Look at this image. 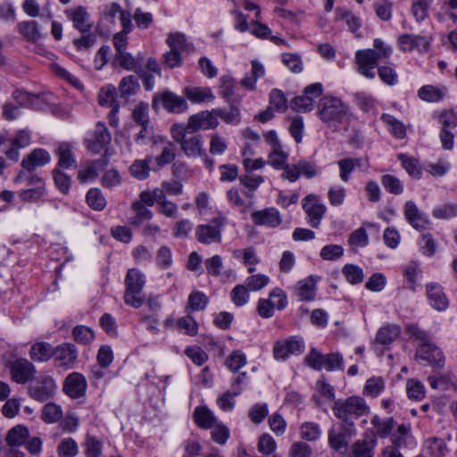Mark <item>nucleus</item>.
<instances>
[{"mask_svg": "<svg viewBox=\"0 0 457 457\" xmlns=\"http://www.w3.org/2000/svg\"><path fill=\"white\" fill-rule=\"evenodd\" d=\"M342 273L345 277L347 282L352 285L360 284L364 279L363 270L354 264H345L343 267Z\"/></svg>", "mask_w": 457, "mask_h": 457, "instance_id": "48", "label": "nucleus"}, {"mask_svg": "<svg viewBox=\"0 0 457 457\" xmlns=\"http://www.w3.org/2000/svg\"><path fill=\"white\" fill-rule=\"evenodd\" d=\"M132 119L137 126L152 124L149 118L148 104L140 103L132 112Z\"/></svg>", "mask_w": 457, "mask_h": 457, "instance_id": "61", "label": "nucleus"}, {"mask_svg": "<svg viewBox=\"0 0 457 457\" xmlns=\"http://www.w3.org/2000/svg\"><path fill=\"white\" fill-rule=\"evenodd\" d=\"M400 334L401 328L399 326L387 324L378 330L375 340L380 345H387L396 340Z\"/></svg>", "mask_w": 457, "mask_h": 457, "instance_id": "27", "label": "nucleus"}, {"mask_svg": "<svg viewBox=\"0 0 457 457\" xmlns=\"http://www.w3.org/2000/svg\"><path fill=\"white\" fill-rule=\"evenodd\" d=\"M240 184L244 186L246 190L244 194L246 197L253 198L254 191L259 186L263 183L264 179L259 175H244L239 178Z\"/></svg>", "mask_w": 457, "mask_h": 457, "instance_id": "44", "label": "nucleus"}, {"mask_svg": "<svg viewBox=\"0 0 457 457\" xmlns=\"http://www.w3.org/2000/svg\"><path fill=\"white\" fill-rule=\"evenodd\" d=\"M46 195L45 186H37L20 191L19 198L24 203H36Z\"/></svg>", "mask_w": 457, "mask_h": 457, "instance_id": "49", "label": "nucleus"}, {"mask_svg": "<svg viewBox=\"0 0 457 457\" xmlns=\"http://www.w3.org/2000/svg\"><path fill=\"white\" fill-rule=\"evenodd\" d=\"M139 130L134 136L137 145H145L154 138V128L153 124L138 126Z\"/></svg>", "mask_w": 457, "mask_h": 457, "instance_id": "60", "label": "nucleus"}, {"mask_svg": "<svg viewBox=\"0 0 457 457\" xmlns=\"http://www.w3.org/2000/svg\"><path fill=\"white\" fill-rule=\"evenodd\" d=\"M287 169L286 173H281V178L290 183L295 182L301 176L311 179L320 173L317 163L306 159H301L291 164L290 167H287Z\"/></svg>", "mask_w": 457, "mask_h": 457, "instance_id": "6", "label": "nucleus"}, {"mask_svg": "<svg viewBox=\"0 0 457 457\" xmlns=\"http://www.w3.org/2000/svg\"><path fill=\"white\" fill-rule=\"evenodd\" d=\"M157 101H161L162 107L172 113H181L188 108L186 99L171 91H164L155 95L153 103L154 107H155Z\"/></svg>", "mask_w": 457, "mask_h": 457, "instance_id": "12", "label": "nucleus"}, {"mask_svg": "<svg viewBox=\"0 0 457 457\" xmlns=\"http://www.w3.org/2000/svg\"><path fill=\"white\" fill-rule=\"evenodd\" d=\"M62 411L61 406L54 403H48L43 407L42 420L46 423H55L62 418Z\"/></svg>", "mask_w": 457, "mask_h": 457, "instance_id": "54", "label": "nucleus"}, {"mask_svg": "<svg viewBox=\"0 0 457 457\" xmlns=\"http://www.w3.org/2000/svg\"><path fill=\"white\" fill-rule=\"evenodd\" d=\"M446 92L445 87H438L433 85H425L419 89L418 96L423 101L436 103L445 97Z\"/></svg>", "mask_w": 457, "mask_h": 457, "instance_id": "26", "label": "nucleus"}, {"mask_svg": "<svg viewBox=\"0 0 457 457\" xmlns=\"http://www.w3.org/2000/svg\"><path fill=\"white\" fill-rule=\"evenodd\" d=\"M50 161L51 156L46 150L43 148H37L23 158L21 167L29 172H31L37 168L49 163Z\"/></svg>", "mask_w": 457, "mask_h": 457, "instance_id": "22", "label": "nucleus"}, {"mask_svg": "<svg viewBox=\"0 0 457 457\" xmlns=\"http://www.w3.org/2000/svg\"><path fill=\"white\" fill-rule=\"evenodd\" d=\"M54 346L47 342H37L29 349V357L37 362H45L53 357Z\"/></svg>", "mask_w": 457, "mask_h": 457, "instance_id": "24", "label": "nucleus"}, {"mask_svg": "<svg viewBox=\"0 0 457 457\" xmlns=\"http://www.w3.org/2000/svg\"><path fill=\"white\" fill-rule=\"evenodd\" d=\"M167 44L170 49L178 51H189L192 44L188 43L185 35L179 32L170 33L167 37Z\"/></svg>", "mask_w": 457, "mask_h": 457, "instance_id": "50", "label": "nucleus"}, {"mask_svg": "<svg viewBox=\"0 0 457 457\" xmlns=\"http://www.w3.org/2000/svg\"><path fill=\"white\" fill-rule=\"evenodd\" d=\"M19 33L29 42L36 43L42 38L39 26L36 21H25L17 25Z\"/></svg>", "mask_w": 457, "mask_h": 457, "instance_id": "25", "label": "nucleus"}, {"mask_svg": "<svg viewBox=\"0 0 457 457\" xmlns=\"http://www.w3.org/2000/svg\"><path fill=\"white\" fill-rule=\"evenodd\" d=\"M58 156V166L62 169H71L77 167V162L72 151V147L69 143H61L56 151Z\"/></svg>", "mask_w": 457, "mask_h": 457, "instance_id": "23", "label": "nucleus"}, {"mask_svg": "<svg viewBox=\"0 0 457 457\" xmlns=\"http://www.w3.org/2000/svg\"><path fill=\"white\" fill-rule=\"evenodd\" d=\"M107 164L104 158L95 160L89 162L82 170L78 174V179L81 182H87L97 177L98 170L103 169Z\"/></svg>", "mask_w": 457, "mask_h": 457, "instance_id": "32", "label": "nucleus"}, {"mask_svg": "<svg viewBox=\"0 0 457 457\" xmlns=\"http://www.w3.org/2000/svg\"><path fill=\"white\" fill-rule=\"evenodd\" d=\"M225 364L230 371L237 372L246 364V356L240 350L233 351L227 357Z\"/></svg>", "mask_w": 457, "mask_h": 457, "instance_id": "53", "label": "nucleus"}, {"mask_svg": "<svg viewBox=\"0 0 457 457\" xmlns=\"http://www.w3.org/2000/svg\"><path fill=\"white\" fill-rule=\"evenodd\" d=\"M115 61L124 70L134 71L136 73L137 69L142 68V66L137 62L136 58L127 51L116 54Z\"/></svg>", "mask_w": 457, "mask_h": 457, "instance_id": "56", "label": "nucleus"}, {"mask_svg": "<svg viewBox=\"0 0 457 457\" xmlns=\"http://www.w3.org/2000/svg\"><path fill=\"white\" fill-rule=\"evenodd\" d=\"M302 205L307 215L308 224L314 228H318L326 213L327 207L313 194L305 196L302 201Z\"/></svg>", "mask_w": 457, "mask_h": 457, "instance_id": "7", "label": "nucleus"}, {"mask_svg": "<svg viewBox=\"0 0 457 457\" xmlns=\"http://www.w3.org/2000/svg\"><path fill=\"white\" fill-rule=\"evenodd\" d=\"M152 160L153 157L151 156H147L143 160H135L129 169L130 175L138 180L146 179L150 175Z\"/></svg>", "mask_w": 457, "mask_h": 457, "instance_id": "28", "label": "nucleus"}, {"mask_svg": "<svg viewBox=\"0 0 457 457\" xmlns=\"http://www.w3.org/2000/svg\"><path fill=\"white\" fill-rule=\"evenodd\" d=\"M258 451L265 455H270L275 453L277 449V443L270 434H262L258 440Z\"/></svg>", "mask_w": 457, "mask_h": 457, "instance_id": "63", "label": "nucleus"}, {"mask_svg": "<svg viewBox=\"0 0 457 457\" xmlns=\"http://www.w3.org/2000/svg\"><path fill=\"white\" fill-rule=\"evenodd\" d=\"M433 0H412L411 14L416 21L422 22L428 17V9Z\"/></svg>", "mask_w": 457, "mask_h": 457, "instance_id": "45", "label": "nucleus"}, {"mask_svg": "<svg viewBox=\"0 0 457 457\" xmlns=\"http://www.w3.org/2000/svg\"><path fill=\"white\" fill-rule=\"evenodd\" d=\"M381 120L388 126L391 134L398 139H403L406 137L405 125L391 114L384 113Z\"/></svg>", "mask_w": 457, "mask_h": 457, "instance_id": "35", "label": "nucleus"}, {"mask_svg": "<svg viewBox=\"0 0 457 457\" xmlns=\"http://www.w3.org/2000/svg\"><path fill=\"white\" fill-rule=\"evenodd\" d=\"M219 120L216 119L214 109L212 111H202L191 115L184 126L191 129V131L198 132L199 130H208L216 129Z\"/></svg>", "mask_w": 457, "mask_h": 457, "instance_id": "8", "label": "nucleus"}, {"mask_svg": "<svg viewBox=\"0 0 457 457\" xmlns=\"http://www.w3.org/2000/svg\"><path fill=\"white\" fill-rule=\"evenodd\" d=\"M251 219L256 226L272 228L278 227L282 222L279 212L274 207L254 211L251 213Z\"/></svg>", "mask_w": 457, "mask_h": 457, "instance_id": "18", "label": "nucleus"}, {"mask_svg": "<svg viewBox=\"0 0 457 457\" xmlns=\"http://www.w3.org/2000/svg\"><path fill=\"white\" fill-rule=\"evenodd\" d=\"M381 184L389 194L399 195L403 193V183L397 177L391 174H385L381 176Z\"/></svg>", "mask_w": 457, "mask_h": 457, "instance_id": "39", "label": "nucleus"}, {"mask_svg": "<svg viewBox=\"0 0 457 457\" xmlns=\"http://www.w3.org/2000/svg\"><path fill=\"white\" fill-rule=\"evenodd\" d=\"M356 434V428H353L350 431L345 425L340 423V428L337 430L334 427L328 430V443L330 448L335 451H340L342 448H346L349 439Z\"/></svg>", "mask_w": 457, "mask_h": 457, "instance_id": "17", "label": "nucleus"}, {"mask_svg": "<svg viewBox=\"0 0 457 457\" xmlns=\"http://www.w3.org/2000/svg\"><path fill=\"white\" fill-rule=\"evenodd\" d=\"M337 18L344 21L347 25L348 29L352 32L357 31L361 27L360 19L349 11L343 9L337 10Z\"/></svg>", "mask_w": 457, "mask_h": 457, "instance_id": "58", "label": "nucleus"}, {"mask_svg": "<svg viewBox=\"0 0 457 457\" xmlns=\"http://www.w3.org/2000/svg\"><path fill=\"white\" fill-rule=\"evenodd\" d=\"M111 134L103 122H97L94 130L85 139L88 150L95 154L101 152L111 143Z\"/></svg>", "mask_w": 457, "mask_h": 457, "instance_id": "10", "label": "nucleus"}, {"mask_svg": "<svg viewBox=\"0 0 457 457\" xmlns=\"http://www.w3.org/2000/svg\"><path fill=\"white\" fill-rule=\"evenodd\" d=\"M322 434L319 424L314 422H304L300 427L301 438L306 441H316Z\"/></svg>", "mask_w": 457, "mask_h": 457, "instance_id": "47", "label": "nucleus"}, {"mask_svg": "<svg viewBox=\"0 0 457 457\" xmlns=\"http://www.w3.org/2000/svg\"><path fill=\"white\" fill-rule=\"evenodd\" d=\"M377 440H357L352 445V457H373Z\"/></svg>", "mask_w": 457, "mask_h": 457, "instance_id": "31", "label": "nucleus"}, {"mask_svg": "<svg viewBox=\"0 0 457 457\" xmlns=\"http://www.w3.org/2000/svg\"><path fill=\"white\" fill-rule=\"evenodd\" d=\"M87 204L96 211H102L106 206V200L98 188H91L86 195Z\"/></svg>", "mask_w": 457, "mask_h": 457, "instance_id": "51", "label": "nucleus"}, {"mask_svg": "<svg viewBox=\"0 0 457 457\" xmlns=\"http://www.w3.org/2000/svg\"><path fill=\"white\" fill-rule=\"evenodd\" d=\"M138 87L139 85L136 76L129 75L122 78L119 85L120 97L127 98L128 96L136 94Z\"/></svg>", "mask_w": 457, "mask_h": 457, "instance_id": "46", "label": "nucleus"}, {"mask_svg": "<svg viewBox=\"0 0 457 457\" xmlns=\"http://www.w3.org/2000/svg\"><path fill=\"white\" fill-rule=\"evenodd\" d=\"M72 336L74 340L80 345H88L95 338L94 331L90 328L83 325L74 327Z\"/></svg>", "mask_w": 457, "mask_h": 457, "instance_id": "52", "label": "nucleus"}, {"mask_svg": "<svg viewBox=\"0 0 457 457\" xmlns=\"http://www.w3.org/2000/svg\"><path fill=\"white\" fill-rule=\"evenodd\" d=\"M185 94L194 103L212 102L215 98L209 87H187Z\"/></svg>", "mask_w": 457, "mask_h": 457, "instance_id": "33", "label": "nucleus"}, {"mask_svg": "<svg viewBox=\"0 0 457 457\" xmlns=\"http://www.w3.org/2000/svg\"><path fill=\"white\" fill-rule=\"evenodd\" d=\"M371 425L376 428V435L380 438L389 436L395 427V420L393 418L386 420L381 419L379 416L375 415L371 419Z\"/></svg>", "mask_w": 457, "mask_h": 457, "instance_id": "34", "label": "nucleus"}, {"mask_svg": "<svg viewBox=\"0 0 457 457\" xmlns=\"http://www.w3.org/2000/svg\"><path fill=\"white\" fill-rule=\"evenodd\" d=\"M177 325L180 331L188 336L194 337L198 333V324L190 315L180 318L177 321Z\"/></svg>", "mask_w": 457, "mask_h": 457, "instance_id": "64", "label": "nucleus"}, {"mask_svg": "<svg viewBox=\"0 0 457 457\" xmlns=\"http://www.w3.org/2000/svg\"><path fill=\"white\" fill-rule=\"evenodd\" d=\"M297 295L302 301H311L314 299L315 284L312 277L299 281L295 287Z\"/></svg>", "mask_w": 457, "mask_h": 457, "instance_id": "38", "label": "nucleus"}, {"mask_svg": "<svg viewBox=\"0 0 457 457\" xmlns=\"http://www.w3.org/2000/svg\"><path fill=\"white\" fill-rule=\"evenodd\" d=\"M220 95L222 96L227 103L233 104L237 101L234 99V89H235V80L229 75H224L220 79Z\"/></svg>", "mask_w": 457, "mask_h": 457, "instance_id": "43", "label": "nucleus"}, {"mask_svg": "<svg viewBox=\"0 0 457 457\" xmlns=\"http://www.w3.org/2000/svg\"><path fill=\"white\" fill-rule=\"evenodd\" d=\"M355 62L358 71L368 79H374V69L378 65L377 51L373 49L358 50L355 53Z\"/></svg>", "mask_w": 457, "mask_h": 457, "instance_id": "11", "label": "nucleus"}, {"mask_svg": "<svg viewBox=\"0 0 457 457\" xmlns=\"http://www.w3.org/2000/svg\"><path fill=\"white\" fill-rule=\"evenodd\" d=\"M288 154L284 152L281 147L271 149L268 156V162L276 170H281L282 173H286L287 167L291 164L287 163Z\"/></svg>", "mask_w": 457, "mask_h": 457, "instance_id": "29", "label": "nucleus"}, {"mask_svg": "<svg viewBox=\"0 0 457 457\" xmlns=\"http://www.w3.org/2000/svg\"><path fill=\"white\" fill-rule=\"evenodd\" d=\"M403 213L408 223L417 230L425 229L429 223L428 216L418 208L413 201H407L404 204Z\"/></svg>", "mask_w": 457, "mask_h": 457, "instance_id": "19", "label": "nucleus"}, {"mask_svg": "<svg viewBox=\"0 0 457 457\" xmlns=\"http://www.w3.org/2000/svg\"><path fill=\"white\" fill-rule=\"evenodd\" d=\"M194 420L202 428L208 429L213 427L215 417L206 407H196L194 411Z\"/></svg>", "mask_w": 457, "mask_h": 457, "instance_id": "36", "label": "nucleus"}, {"mask_svg": "<svg viewBox=\"0 0 457 457\" xmlns=\"http://www.w3.org/2000/svg\"><path fill=\"white\" fill-rule=\"evenodd\" d=\"M249 289L244 284L237 285L230 292V299L232 303L238 306H244L249 300Z\"/></svg>", "mask_w": 457, "mask_h": 457, "instance_id": "57", "label": "nucleus"}, {"mask_svg": "<svg viewBox=\"0 0 457 457\" xmlns=\"http://www.w3.org/2000/svg\"><path fill=\"white\" fill-rule=\"evenodd\" d=\"M87 383L85 377L79 372H72L67 376L63 383L64 393L72 399L85 395Z\"/></svg>", "mask_w": 457, "mask_h": 457, "instance_id": "15", "label": "nucleus"}, {"mask_svg": "<svg viewBox=\"0 0 457 457\" xmlns=\"http://www.w3.org/2000/svg\"><path fill=\"white\" fill-rule=\"evenodd\" d=\"M56 384L53 377L40 374L29 386V395L38 402H46L56 392Z\"/></svg>", "mask_w": 457, "mask_h": 457, "instance_id": "5", "label": "nucleus"}, {"mask_svg": "<svg viewBox=\"0 0 457 457\" xmlns=\"http://www.w3.org/2000/svg\"><path fill=\"white\" fill-rule=\"evenodd\" d=\"M345 250L339 245H324L320 252V256L325 261L335 262L339 260L344 255Z\"/></svg>", "mask_w": 457, "mask_h": 457, "instance_id": "59", "label": "nucleus"}, {"mask_svg": "<svg viewBox=\"0 0 457 457\" xmlns=\"http://www.w3.org/2000/svg\"><path fill=\"white\" fill-rule=\"evenodd\" d=\"M64 14L73 24L74 29L79 32H89L92 30L93 22L85 6L79 5L74 8L66 9Z\"/></svg>", "mask_w": 457, "mask_h": 457, "instance_id": "13", "label": "nucleus"}, {"mask_svg": "<svg viewBox=\"0 0 457 457\" xmlns=\"http://www.w3.org/2000/svg\"><path fill=\"white\" fill-rule=\"evenodd\" d=\"M29 437V430L26 427L19 425L12 428L7 434L6 442L11 446H19L25 443Z\"/></svg>", "mask_w": 457, "mask_h": 457, "instance_id": "41", "label": "nucleus"}, {"mask_svg": "<svg viewBox=\"0 0 457 457\" xmlns=\"http://www.w3.org/2000/svg\"><path fill=\"white\" fill-rule=\"evenodd\" d=\"M52 358H54L56 366L71 368L77 361L78 350L72 344L62 343L54 347Z\"/></svg>", "mask_w": 457, "mask_h": 457, "instance_id": "14", "label": "nucleus"}, {"mask_svg": "<svg viewBox=\"0 0 457 457\" xmlns=\"http://www.w3.org/2000/svg\"><path fill=\"white\" fill-rule=\"evenodd\" d=\"M416 359H420L434 364L438 367H443L445 364L444 356L442 352L432 341H428L425 344H420L419 348L415 353Z\"/></svg>", "mask_w": 457, "mask_h": 457, "instance_id": "20", "label": "nucleus"}, {"mask_svg": "<svg viewBox=\"0 0 457 457\" xmlns=\"http://www.w3.org/2000/svg\"><path fill=\"white\" fill-rule=\"evenodd\" d=\"M222 225L223 222L219 218L213 219L209 224L198 225L195 229L196 239L205 245L220 243Z\"/></svg>", "mask_w": 457, "mask_h": 457, "instance_id": "9", "label": "nucleus"}, {"mask_svg": "<svg viewBox=\"0 0 457 457\" xmlns=\"http://www.w3.org/2000/svg\"><path fill=\"white\" fill-rule=\"evenodd\" d=\"M131 210L135 212L133 217H130L129 222L133 226H140L145 221L150 220L153 218V212L147 209L141 202H133Z\"/></svg>", "mask_w": 457, "mask_h": 457, "instance_id": "30", "label": "nucleus"}, {"mask_svg": "<svg viewBox=\"0 0 457 457\" xmlns=\"http://www.w3.org/2000/svg\"><path fill=\"white\" fill-rule=\"evenodd\" d=\"M426 294L430 305L435 310L443 312L449 307V300L444 292L443 287L438 283L427 284Z\"/></svg>", "mask_w": 457, "mask_h": 457, "instance_id": "21", "label": "nucleus"}, {"mask_svg": "<svg viewBox=\"0 0 457 457\" xmlns=\"http://www.w3.org/2000/svg\"><path fill=\"white\" fill-rule=\"evenodd\" d=\"M319 118L333 130H337L339 125L348 122L349 107L337 97L325 96L320 99L317 106Z\"/></svg>", "mask_w": 457, "mask_h": 457, "instance_id": "2", "label": "nucleus"}, {"mask_svg": "<svg viewBox=\"0 0 457 457\" xmlns=\"http://www.w3.org/2000/svg\"><path fill=\"white\" fill-rule=\"evenodd\" d=\"M398 160L401 162L403 168L411 177L414 179L420 178L421 169L419 161L416 158L409 156L405 154H400L398 155Z\"/></svg>", "mask_w": 457, "mask_h": 457, "instance_id": "40", "label": "nucleus"}, {"mask_svg": "<svg viewBox=\"0 0 457 457\" xmlns=\"http://www.w3.org/2000/svg\"><path fill=\"white\" fill-rule=\"evenodd\" d=\"M385 389V382L380 377H372L366 381L363 394L371 397L378 396Z\"/></svg>", "mask_w": 457, "mask_h": 457, "instance_id": "55", "label": "nucleus"}, {"mask_svg": "<svg viewBox=\"0 0 457 457\" xmlns=\"http://www.w3.org/2000/svg\"><path fill=\"white\" fill-rule=\"evenodd\" d=\"M155 193V196L159 198V212L167 218L175 219L178 214V205L175 203L169 201L163 191H156Z\"/></svg>", "mask_w": 457, "mask_h": 457, "instance_id": "37", "label": "nucleus"}, {"mask_svg": "<svg viewBox=\"0 0 457 457\" xmlns=\"http://www.w3.org/2000/svg\"><path fill=\"white\" fill-rule=\"evenodd\" d=\"M331 410L339 422L345 425L350 431H353V428H356L355 420L370 412L366 401L356 395L335 400Z\"/></svg>", "mask_w": 457, "mask_h": 457, "instance_id": "1", "label": "nucleus"}, {"mask_svg": "<svg viewBox=\"0 0 457 457\" xmlns=\"http://www.w3.org/2000/svg\"><path fill=\"white\" fill-rule=\"evenodd\" d=\"M209 303L207 295L200 291H193L187 300V311L199 312L206 308Z\"/></svg>", "mask_w": 457, "mask_h": 457, "instance_id": "42", "label": "nucleus"}, {"mask_svg": "<svg viewBox=\"0 0 457 457\" xmlns=\"http://www.w3.org/2000/svg\"><path fill=\"white\" fill-rule=\"evenodd\" d=\"M173 140L180 145V149L187 158H198L205 155L204 137L201 134L191 131L184 123L173 124L170 128Z\"/></svg>", "mask_w": 457, "mask_h": 457, "instance_id": "3", "label": "nucleus"}, {"mask_svg": "<svg viewBox=\"0 0 457 457\" xmlns=\"http://www.w3.org/2000/svg\"><path fill=\"white\" fill-rule=\"evenodd\" d=\"M346 196V189L342 186H332L328 191V199L330 205L337 207L341 206Z\"/></svg>", "mask_w": 457, "mask_h": 457, "instance_id": "62", "label": "nucleus"}, {"mask_svg": "<svg viewBox=\"0 0 457 457\" xmlns=\"http://www.w3.org/2000/svg\"><path fill=\"white\" fill-rule=\"evenodd\" d=\"M124 284L125 303L136 309L141 307L144 303L141 292L145 284V275L137 269H129L126 274Z\"/></svg>", "mask_w": 457, "mask_h": 457, "instance_id": "4", "label": "nucleus"}, {"mask_svg": "<svg viewBox=\"0 0 457 457\" xmlns=\"http://www.w3.org/2000/svg\"><path fill=\"white\" fill-rule=\"evenodd\" d=\"M36 372L35 366L27 359H18L11 365L12 378L19 384H25L31 380Z\"/></svg>", "mask_w": 457, "mask_h": 457, "instance_id": "16", "label": "nucleus"}]
</instances>
